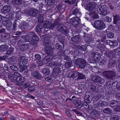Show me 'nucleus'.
I'll list each match as a JSON object with an SVG mask.
<instances>
[{"instance_id": "obj_31", "label": "nucleus", "mask_w": 120, "mask_h": 120, "mask_svg": "<svg viewBox=\"0 0 120 120\" xmlns=\"http://www.w3.org/2000/svg\"><path fill=\"white\" fill-rule=\"evenodd\" d=\"M89 15L94 18H98L99 17L98 14L95 11H93L89 14Z\"/></svg>"}, {"instance_id": "obj_30", "label": "nucleus", "mask_w": 120, "mask_h": 120, "mask_svg": "<svg viewBox=\"0 0 120 120\" xmlns=\"http://www.w3.org/2000/svg\"><path fill=\"white\" fill-rule=\"evenodd\" d=\"M80 38L79 35H77L71 38V40L75 42H78L80 41Z\"/></svg>"}, {"instance_id": "obj_20", "label": "nucleus", "mask_w": 120, "mask_h": 120, "mask_svg": "<svg viewBox=\"0 0 120 120\" xmlns=\"http://www.w3.org/2000/svg\"><path fill=\"white\" fill-rule=\"evenodd\" d=\"M30 45V43H25L22 45V46H20V48L22 51H24L29 49Z\"/></svg>"}, {"instance_id": "obj_47", "label": "nucleus", "mask_w": 120, "mask_h": 120, "mask_svg": "<svg viewBox=\"0 0 120 120\" xmlns=\"http://www.w3.org/2000/svg\"><path fill=\"white\" fill-rule=\"evenodd\" d=\"M52 42L51 41H49L48 42H43V44L44 46H46V47L51 46L52 44Z\"/></svg>"}, {"instance_id": "obj_11", "label": "nucleus", "mask_w": 120, "mask_h": 120, "mask_svg": "<svg viewBox=\"0 0 120 120\" xmlns=\"http://www.w3.org/2000/svg\"><path fill=\"white\" fill-rule=\"evenodd\" d=\"M92 80L98 83L101 84L104 82V80L98 75L93 76L92 78Z\"/></svg>"}, {"instance_id": "obj_49", "label": "nucleus", "mask_w": 120, "mask_h": 120, "mask_svg": "<svg viewBox=\"0 0 120 120\" xmlns=\"http://www.w3.org/2000/svg\"><path fill=\"white\" fill-rule=\"evenodd\" d=\"M72 63V61L66 62H65V65L66 68H69L71 67Z\"/></svg>"}, {"instance_id": "obj_54", "label": "nucleus", "mask_w": 120, "mask_h": 120, "mask_svg": "<svg viewBox=\"0 0 120 120\" xmlns=\"http://www.w3.org/2000/svg\"><path fill=\"white\" fill-rule=\"evenodd\" d=\"M7 60H8V63H11L14 61L15 60V58L14 57L12 56L9 57Z\"/></svg>"}, {"instance_id": "obj_58", "label": "nucleus", "mask_w": 120, "mask_h": 120, "mask_svg": "<svg viewBox=\"0 0 120 120\" xmlns=\"http://www.w3.org/2000/svg\"><path fill=\"white\" fill-rule=\"evenodd\" d=\"M99 53L96 52H92L91 53L92 56L93 57L94 59V60L95 58L98 56V55Z\"/></svg>"}, {"instance_id": "obj_36", "label": "nucleus", "mask_w": 120, "mask_h": 120, "mask_svg": "<svg viewBox=\"0 0 120 120\" xmlns=\"http://www.w3.org/2000/svg\"><path fill=\"white\" fill-rule=\"evenodd\" d=\"M42 71L44 73V75L45 76L49 74L50 73V71L49 69L48 68H46L43 69Z\"/></svg>"}, {"instance_id": "obj_6", "label": "nucleus", "mask_w": 120, "mask_h": 120, "mask_svg": "<svg viewBox=\"0 0 120 120\" xmlns=\"http://www.w3.org/2000/svg\"><path fill=\"white\" fill-rule=\"evenodd\" d=\"M62 70V67H55L52 73V76L54 77H56L58 74L60 73Z\"/></svg>"}, {"instance_id": "obj_38", "label": "nucleus", "mask_w": 120, "mask_h": 120, "mask_svg": "<svg viewBox=\"0 0 120 120\" xmlns=\"http://www.w3.org/2000/svg\"><path fill=\"white\" fill-rule=\"evenodd\" d=\"M64 26L62 24L59 23L56 27V29L59 31H61V30L63 29Z\"/></svg>"}, {"instance_id": "obj_25", "label": "nucleus", "mask_w": 120, "mask_h": 120, "mask_svg": "<svg viewBox=\"0 0 120 120\" xmlns=\"http://www.w3.org/2000/svg\"><path fill=\"white\" fill-rule=\"evenodd\" d=\"M73 103L75 104L76 107L79 108H80L82 106V104L81 102L77 101L76 100H73Z\"/></svg>"}, {"instance_id": "obj_40", "label": "nucleus", "mask_w": 120, "mask_h": 120, "mask_svg": "<svg viewBox=\"0 0 120 120\" xmlns=\"http://www.w3.org/2000/svg\"><path fill=\"white\" fill-rule=\"evenodd\" d=\"M64 5H63L61 4H58L56 6V8L57 9V12H60L61 8H62V9H63L64 7Z\"/></svg>"}, {"instance_id": "obj_42", "label": "nucleus", "mask_w": 120, "mask_h": 120, "mask_svg": "<svg viewBox=\"0 0 120 120\" xmlns=\"http://www.w3.org/2000/svg\"><path fill=\"white\" fill-rule=\"evenodd\" d=\"M12 3L14 4L20 5L22 3V0H12Z\"/></svg>"}, {"instance_id": "obj_9", "label": "nucleus", "mask_w": 120, "mask_h": 120, "mask_svg": "<svg viewBox=\"0 0 120 120\" xmlns=\"http://www.w3.org/2000/svg\"><path fill=\"white\" fill-rule=\"evenodd\" d=\"M32 23V22L30 21L24 22L20 25V28L22 30H26L28 26H30L31 25L30 24H31Z\"/></svg>"}, {"instance_id": "obj_35", "label": "nucleus", "mask_w": 120, "mask_h": 120, "mask_svg": "<svg viewBox=\"0 0 120 120\" xmlns=\"http://www.w3.org/2000/svg\"><path fill=\"white\" fill-rule=\"evenodd\" d=\"M99 106L101 108H103L107 106L108 105L107 103L105 101H102L98 102Z\"/></svg>"}, {"instance_id": "obj_56", "label": "nucleus", "mask_w": 120, "mask_h": 120, "mask_svg": "<svg viewBox=\"0 0 120 120\" xmlns=\"http://www.w3.org/2000/svg\"><path fill=\"white\" fill-rule=\"evenodd\" d=\"M35 87L33 86H32L28 87V90L29 91L32 92L34 91L35 89Z\"/></svg>"}, {"instance_id": "obj_27", "label": "nucleus", "mask_w": 120, "mask_h": 120, "mask_svg": "<svg viewBox=\"0 0 120 120\" xmlns=\"http://www.w3.org/2000/svg\"><path fill=\"white\" fill-rule=\"evenodd\" d=\"M20 22V20H15L14 21L13 23V27L12 31H14L16 30V28L17 26V25H18L19 24V23Z\"/></svg>"}, {"instance_id": "obj_52", "label": "nucleus", "mask_w": 120, "mask_h": 120, "mask_svg": "<svg viewBox=\"0 0 120 120\" xmlns=\"http://www.w3.org/2000/svg\"><path fill=\"white\" fill-rule=\"evenodd\" d=\"M36 64L35 63H33L31 64L30 67V70L31 71H34V68H35L36 67Z\"/></svg>"}, {"instance_id": "obj_51", "label": "nucleus", "mask_w": 120, "mask_h": 120, "mask_svg": "<svg viewBox=\"0 0 120 120\" xmlns=\"http://www.w3.org/2000/svg\"><path fill=\"white\" fill-rule=\"evenodd\" d=\"M17 81L18 82H24L25 80V78L23 77H18Z\"/></svg>"}, {"instance_id": "obj_2", "label": "nucleus", "mask_w": 120, "mask_h": 120, "mask_svg": "<svg viewBox=\"0 0 120 120\" xmlns=\"http://www.w3.org/2000/svg\"><path fill=\"white\" fill-rule=\"evenodd\" d=\"M108 7L105 4L103 5H99L98 6L97 11L100 15H105L107 13Z\"/></svg>"}, {"instance_id": "obj_32", "label": "nucleus", "mask_w": 120, "mask_h": 120, "mask_svg": "<svg viewBox=\"0 0 120 120\" xmlns=\"http://www.w3.org/2000/svg\"><path fill=\"white\" fill-rule=\"evenodd\" d=\"M55 45L56 49L59 50H62L64 47V45L61 44L57 43Z\"/></svg>"}, {"instance_id": "obj_7", "label": "nucleus", "mask_w": 120, "mask_h": 120, "mask_svg": "<svg viewBox=\"0 0 120 120\" xmlns=\"http://www.w3.org/2000/svg\"><path fill=\"white\" fill-rule=\"evenodd\" d=\"M57 22H55L52 24L51 22L47 21H46L43 25V26L45 28L51 29L54 28L57 25Z\"/></svg>"}, {"instance_id": "obj_3", "label": "nucleus", "mask_w": 120, "mask_h": 120, "mask_svg": "<svg viewBox=\"0 0 120 120\" xmlns=\"http://www.w3.org/2000/svg\"><path fill=\"white\" fill-rule=\"evenodd\" d=\"M75 64L79 66L80 68L83 69L87 65L86 60L84 59L81 58H79L76 59L74 61Z\"/></svg>"}, {"instance_id": "obj_23", "label": "nucleus", "mask_w": 120, "mask_h": 120, "mask_svg": "<svg viewBox=\"0 0 120 120\" xmlns=\"http://www.w3.org/2000/svg\"><path fill=\"white\" fill-rule=\"evenodd\" d=\"M30 34L32 36V38L34 40L36 41H38L40 39L39 37L36 35L32 31L30 32Z\"/></svg>"}, {"instance_id": "obj_57", "label": "nucleus", "mask_w": 120, "mask_h": 120, "mask_svg": "<svg viewBox=\"0 0 120 120\" xmlns=\"http://www.w3.org/2000/svg\"><path fill=\"white\" fill-rule=\"evenodd\" d=\"M54 3V0H48L47 1V4L49 6L52 5Z\"/></svg>"}, {"instance_id": "obj_53", "label": "nucleus", "mask_w": 120, "mask_h": 120, "mask_svg": "<svg viewBox=\"0 0 120 120\" xmlns=\"http://www.w3.org/2000/svg\"><path fill=\"white\" fill-rule=\"evenodd\" d=\"M119 117L116 115H113L111 116L110 118V120H118Z\"/></svg>"}, {"instance_id": "obj_39", "label": "nucleus", "mask_w": 120, "mask_h": 120, "mask_svg": "<svg viewBox=\"0 0 120 120\" xmlns=\"http://www.w3.org/2000/svg\"><path fill=\"white\" fill-rule=\"evenodd\" d=\"M103 21L105 22H111L112 19L110 17L106 16L103 18Z\"/></svg>"}, {"instance_id": "obj_22", "label": "nucleus", "mask_w": 120, "mask_h": 120, "mask_svg": "<svg viewBox=\"0 0 120 120\" xmlns=\"http://www.w3.org/2000/svg\"><path fill=\"white\" fill-rule=\"evenodd\" d=\"M32 37V36L30 35L29 32L27 34L22 36L21 37L26 41L29 42L30 40Z\"/></svg>"}, {"instance_id": "obj_5", "label": "nucleus", "mask_w": 120, "mask_h": 120, "mask_svg": "<svg viewBox=\"0 0 120 120\" xmlns=\"http://www.w3.org/2000/svg\"><path fill=\"white\" fill-rule=\"evenodd\" d=\"M70 21L74 27H76L78 26L80 22V19L78 17H75L70 19Z\"/></svg>"}, {"instance_id": "obj_29", "label": "nucleus", "mask_w": 120, "mask_h": 120, "mask_svg": "<svg viewBox=\"0 0 120 120\" xmlns=\"http://www.w3.org/2000/svg\"><path fill=\"white\" fill-rule=\"evenodd\" d=\"M50 65L52 67L55 66L56 67H61L62 65V64L56 61L51 62L50 63Z\"/></svg>"}, {"instance_id": "obj_1", "label": "nucleus", "mask_w": 120, "mask_h": 120, "mask_svg": "<svg viewBox=\"0 0 120 120\" xmlns=\"http://www.w3.org/2000/svg\"><path fill=\"white\" fill-rule=\"evenodd\" d=\"M94 27L99 30H103L106 27L105 24L100 20H98L95 21Z\"/></svg>"}, {"instance_id": "obj_16", "label": "nucleus", "mask_w": 120, "mask_h": 120, "mask_svg": "<svg viewBox=\"0 0 120 120\" xmlns=\"http://www.w3.org/2000/svg\"><path fill=\"white\" fill-rule=\"evenodd\" d=\"M105 43L107 44L112 46L113 48L115 47V46H116L117 44V42L116 40L111 41L107 40L106 41Z\"/></svg>"}, {"instance_id": "obj_15", "label": "nucleus", "mask_w": 120, "mask_h": 120, "mask_svg": "<svg viewBox=\"0 0 120 120\" xmlns=\"http://www.w3.org/2000/svg\"><path fill=\"white\" fill-rule=\"evenodd\" d=\"M53 58L52 56H46L42 60V63L44 64H47L49 61H51Z\"/></svg>"}, {"instance_id": "obj_62", "label": "nucleus", "mask_w": 120, "mask_h": 120, "mask_svg": "<svg viewBox=\"0 0 120 120\" xmlns=\"http://www.w3.org/2000/svg\"><path fill=\"white\" fill-rule=\"evenodd\" d=\"M113 34L112 33H109L107 34V36L109 38H112L113 37Z\"/></svg>"}, {"instance_id": "obj_63", "label": "nucleus", "mask_w": 120, "mask_h": 120, "mask_svg": "<svg viewBox=\"0 0 120 120\" xmlns=\"http://www.w3.org/2000/svg\"><path fill=\"white\" fill-rule=\"evenodd\" d=\"M82 105L85 109H89L90 108L89 105L87 103H84Z\"/></svg>"}, {"instance_id": "obj_41", "label": "nucleus", "mask_w": 120, "mask_h": 120, "mask_svg": "<svg viewBox=\"0 0 120 120\" xmlns=\"http://www.w3.org/2000/svg\"><path fill=\"white\" fill-rule=\"evenodd\" d=\"M68 30L67 28L65 26H64L63 29L60 32L64 34H68Z\"/></svg>"}, {"instance_id": "obj_18", "label": "nucleus", "mask_w": 120, "mask_h": 120, "mask_svg": "<svg viewBox=\"0 0 120 120\" xmlns=\"http://www.w3.org/2000/svg\"><path fill=\"white\" fill-rule=\"evenodd\" d=\"M10 8L9 6L5 5L3 7L1 11L2 13L5 14L8 12L10 10Z\"/></svg>"}, {"instance_id": "obj_34", "label": "nucleus", "mask_w": 120, "mask_h": 120, "mask_svg": "<svg viewBox=\"0 0 120 120\" xmlns=\"http://www.w3.org/2000/svg\"><path fill=\"white\" fill-rule=\"evenodd\" d=\"M77 76L78 77L77 78V79H83L86 78L85 75L84 74L79 72H78Z\"/></svg>"}, {"instance_id": "obj_24", "label": "nucleus", "mask_w": 120, "mask_h": 120, "mask_svg": "<svg viewBox=\"0 0 120 120\" xmlns=\"http://www.w3.org/2000/svg\"><path fill=\"white\" fill-rule=\"evenodd\" d=\"M31 72L32 75L37 78L39 79L41 77V75L40 73L36 71H32Z\"/></svg>"}, {"instance_id": "obj_48", "label": "nucleus", "mask_w": 120, "mask_h": 120, "mask_svg": "<svg viewBox=\"0 0 120 120\" xmlns=\"http://www.w3.org/2000/svg\"><path fill=\"white\" fill-rule=\"evenodd\" d=\"M31 86V84L28 82L25 83L23 85V88H26Z\"/></svg>"}, {"instance_id": "obj_46", "label": "nucleus", "mask_w": 120, "mask_h": 120, "mask_svg": "<svg viewBox=\"0 0 120 120\" xmlns=\"http://www.w3.org/2000/svg\"><path fill=\"white\" fill-rule=\"evenodd\" d=\"M106 34L105 33H102V35L101 38V41L102 42H104L106 40Z\"/></svg>"}, {"instance_id": "obj_33", "label": "nucleus", "mask_w": 120, "mask_h": 120, "mask_svg": "<svg viewBox=\"0 0 120 120\" xmlns=\"http://www.w3.org/2000/svg\"><path fill=\"white\" fill-rule=\"evenodd\" d=\"M42 28V25L41 24H38L36 27L35 31L37 32L40 33L41 31Z\"/></svg>"}, {"instance_id": "obj_61", "label": "nucleus", "mask_w": 120, "mask_h": 120, "mask_svg": "<svg viewBox=\"0 0 120 120\" xmlns=\"http://www.w3.org/2000/svg\"><path fill=\"white\" fill-rule=\"evenodd\" d=\"M43 20V18L42 15H40L38 18V21L40 23L42 22Z\"/></svg>"}, {"instance_id": "obj_37", "label": "nucleus", "mask_w": 120, "mask_h": 120, "mask_svg": "<svg viewBox=\"0 0 120 120\" xmlns=\"http://www.w3.org/2000/svg\"><path fill=\"white\" fill-rule=\"evenodd\" d=\"M78 72L77 71H74L72 72L71 75L69 74L68 76V77L69 78H76L78 75Z\"/></svg>"}, {"instance_id": "obj_12", "label": "nucleus", "mask_w": 120, "mask_h": 120, "mask_svg": "<svg viewBox=\"0 0 120 120\" xmlns=\"http://www.w3.org/2000/svg\"><path fill=\"white\" fill-rule=\"evenodd\" d=\"M95 6V4L94 3L91 2L87 5L86 6V9L91 11L94 10Z\"/></svg>"}, {"instance_id": "obj_55", "label": "nucleus", "mask_w": 120, "mask_h": 120, "mask_svg": "<svg viewBox=\"0 0 120 120\" xmlns=\"http://www.w3.org/2000/svg\"><path fill=\"white\" fill-rule=\"evenodd\" d=\"M90 86V89L93 92H94L96 89V86L93 84H91Z\"/></svg>"}, {"instance_id": "obj_21", "label": "nucleus", "mask_w": 120, "mask_h": 120, "mask_svg": "<svg viewBox=\"0 0 120 120\" xmlns=\"http://www.w3.org/2000/svg\"><path fill=\"white\" fill-rule=\"evenodd\" d=\"M17 65L19 66L18 68L19 70L21 72L26 70L27 69L28 66L27 65H22L20 63H18Z\"/></svg>"}, {"instance_id": "obj_60", "label": "nucleus", "mask_w": 120, "mask_h": 120, "mask_svg": "<svg viewBox=\"0 0 120 120\" xmlns=\"http://www.w3.org/2000/svg\"><path fill=\"white\" fill-rule=\"evenodd\" d=\"M13 51V49L12 48H10L6 52V54L8 55H10L12 54Z\"/></svg>"}, {"instance_id": "obj_59", "label": "nucleus", "mask_w": 120, "mask_h": 120, "mask_svg": "<svg viewBox=\"0 0 120 120\" xmlns=\"http://www.w3.org/2000/svg\"><path fill=\"white\" fill-rule=\"evenodd\" d=\"M78 49L84 51H85L86 49V47L84 45H82L81 46L78 47Z\"/></svg>"}, {"instance_id": "obj_17", "label": "nucleus", "mask_w": 120, "mask_h": 120, "mask_svg": "<svg viewBox=\"0 0 120 120\" xmlns=\"http://www.w3.org/2000/svg\"><path fill=\"white\" fill-rule=\"evenodd\" d=\"M74 15L76 16L75 17L79 18L81 15L82 14L79 11V9L77 8H75L73 11L72 13H71L70 15Z\"/></svg>"}, {"instance_id": "obj_4", "label": "nucleus", "mask_w": 120, "mask_h": 120, "mask_svg": "<svg viewBox=\"0 0 120 120\" xmlns=\"http://www.w3.org/2000/svg\"><path fill=\"white\" fill-rule=\"evenodd\" d=\"M104 76L108 79H112L115 77L116 75L115 72L111 71H106L102 73Z\"/></svg>"}, {"instance_id": "obj_26", "label": "nucleus", "mask_w": 120, "mask_h": 120, "mask_svg": "<svg viewBox=\"0 0 120 120\" xmlns=\"http://www.w3.org/2000/svg\"><path fill=\"white\" fill-rule=\"evenodd\" d=\"M99 112L95 109H93L91 112V116L93 117H97L99 114Z\"/></svg>"}, {"instance_id": "obj_8", "label": "nucleus", "mask_w": 120, "mask_h": 120, "mask_svg": "<svg viewBox=\"0 0 120 120\" xmlns=\"http://www.w3.org/2000/svg\"><path fill=\"white\" fill-rule=\"evenodd\" d=\"M38 10L37 9L33 8H30L28 10V14L31 16L35 17L38 15Z\"/></svg>"}, {"instance_id": "obj_19", "label": "nucleus", "mask_w": 120, "mask_h": 120, "mask_svg": "<svg viewBox=\"0 0 120 120\" xmlns=\"http://www.w3.org/2000/svg\"><path fill=\"white\" fill-rule=\"evenodd\" d=\"M3 22L5 26H6L7 27H8V29L7 28V29L9 31L10 30H11V26L12 25V22L10 21L6 20V21Z\"/></svg>"}, {"instance_id": "obj_64", "label": "nucleus", "mask_w": 120, "mask_h": 120, "mask_svg": "<svg viewBox=\"0 0 120 120\" xmlns=\"http://www.w3.org/2000/svg\"><path fill=\"white\" fill-rule=\"evenodd\" d=\"M116 86V89L120 91V82H118L117 83Z\"/></svg>"}, {"instance_id": "obj_10", "label": "nucleus", "mask_w": 120, "mask_h": 120, "mask_svg": "<svg viewBox=\"0 0 120 120\" xmlns=\"http://www.w3.org/2000/svg\"><path fill=\"white\" fill-rule=\"evenodd\" d=\"M111 97V96H109V97H108L107 99L109 101V106L112 107H114L118 105V103L116 101L112 100V99H110V98Z\"/></svg>"}, {"instance_id": "obj_14", "label": "nucleus", "mask_w": 120, "mask_h": 120, "mask_svg": "<svg viewBox=\"0 0 120 120\" xmlns=\"http://www.w3.org/2000/svg\"><path fill=\"white\" fill-rule=\"evenodd\" d=\"M113 23L116 24V26L120 24V17L117 15L113 16Z\"/></svg>"}, {"instance_id": "obj_43", "label": "nucleus", "mask_w": 120, "mask_h": 120, "mask_svg": "<svg viewBox=\"0 0 120 120\" xmlns=\"http://www.w3.org/2000/svg\"><path fill=\"white\" fill-rule=\"evenodd\" d=\"M59 41L61 44L64 45V38L61 35H58V36Z\"/></svg>"}, {"instance_id": "obj_13", "label": "nucleus", "mask_w": 120, "mask_h": 120, "mask_svg": "<svg viewBox=\"0 0 120 120\" xmlns=\"http://www.w3.org/2000/svg\"><path fill=\"white\" fill-rule=\"evenodd\" d=\"M45 53L48 55H51L53 52V49L51 47L47 46L46 47L45 49Z\"/></svg>"}, {"instance_id": "obj_45", "label": "nucleus", "mask_w": 120, "mask_h": 120, "mask_svg": "<svg viewBox=\"0 0 120 120\" xmlns=\"http://www.w3.org/2000/svg\"><path fill=\"white\" fill-rule=\"evenodd\" d=\"M10 68L13 71H18V69L16 65H13L10 66Z\"/></svg>"}, {"instance_id": "obj_28", "label": "nucleus", "mask_w": 120, "mask_h": 120, "mask_svg": "<svg viewBox=\"0 0 120 120\" xmlns=\"http://www.w3.org/2000/svg\"><path fill=\"white\" fill-rule=\"evenodd\" d=\"M8 47L7 45H3L0 46V51L1 52L6 51L8 49Z\"/></svg>"}, {"instance_id": "obj_50", "label": "nucleus", "mask_w": 120, "mask_h": 120, "mask_svg": "<svg viewBox=\"0 0 120 120\" xmlns=\"http://www.w3.org/2000/svg\"><path fill=\"white\" fill-rule=\"evenodd\" d=\"M10 37V35L8 33H7L4 34V36H2L1 37L4 40H7Z\"/></svg>"}, {"instance_id": "obj_44", "label": "nucleus", "mask_w": 120, "mask_h": 120, "mask_svg": "<svg viewBox=\"0 0 120 120\" xmlns=\"http://www.w3.org/2000/svg\"><path fill=\"white\" fill-rule=\"evenodd\" d=\"M103 112L105 113H107L109 114H110L111 112V111L108 108H106L103 111Z\"/></svg>"}]
</instances>
